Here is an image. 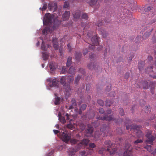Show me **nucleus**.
Here are the masks:
<instances>
[{"instance_id": "nucleus-1", "label": "nucleus", "mask_w": 156, "mask_h": 156, "mask_svg": "<svg viewBox=\"0 0 156 156\" xmlns=\"http://www.w3.org/2000/svg\"><path fill=\"white\" fill-rule=\"evenodd\" d=\"M141 126H138L135 124H133L130 126H126V129L128 130L129 129H131V131L134 130L135 132L136 135L138 137H142L144 136V134L142 131L140 130Z\"/></svg>"}, {"instance_id": "nucleus-2", "label": "nucleus", "mask_w": 156, "mask_h": 156, "mask_svg": "<svg viewBox=\"0 0 156 156\" xmlns=\"http://www.w3.org/2000/svg\"><path fill=\"white\" fill-rule=\"evenodd\" d=\"M73 80V77L67 76H63L60 79V83L63 86H65L66 84L70 85Z\"/></svg>"}, {"instance_id": "nucleus-3", "label": "nucleus", "mask_w": 156, "mask_h": 156, "mask_svg": "<svg viewBox=\"0 0 156 156\" xmlns=\"http://www.w3.org/2000/svg\"><path fill=\"white\" fill-rule=\"evenodd\" d=\"M104 144L105 145H108L106 151L109 152L110 155H112L115 153L117 149L115 147L112 148V147L114 144L112 143L111 144V141L110 140H106Z\"/></svg>"}, {"instance_id": "nucleus-4", "label": "nucleus", "mask_w": 156, "mask_h": 156, "mask_svg": "<svg viewBox=\"0 0 156 156\" xmlns=\"http://www.w3.org/2000/svg\"><path fill=\"white\" fill-rule=\"evenodd\" d=\"M83 145L81 142L77 144L75 147V148H69L67 151L68 156H73L75 154V152L80 150L83 147Z\"/></svg>"}, {"instance_id": "nucleus-5", "label": "nucleus", "mask_w": 156, "mask_h": 156, "mask_svg": "<svg viewBox=\"0 0 156 156\" xmlns=\"http://www.w3.org/2000/svg\"><path fill=\"white\" fill-rule=\"evenodd\" d=\"M47 81L51 83L50 84L51 87H54L58 88L60 85L59 80L57 78H49L47 80Z\"/></svg>"}, {"instance_id": "nucleus-6", "label": "nucleus", "mask_w": 156, "mask_h": 156, "mask_svg": "<svg viewBox=\"0 0 156 156\" xmlns=\"http://www.w3.org/2000/svg\"><path fill=\"white\" fill-rule=\"evenodd\" d=\"M54 16L50 13L46 14L43 20L44 23L48 25L49 23H52L54 21Z\"/></svg>"}, {"instance_id": "nucleus-7", "label": "nucleus", "mask_w": 156, "mask_h": 156, "mask_svg": "<svg viewBox=\"0 0 156 156\" xmlns=\"http://www.w3.org/2000/svg\"><path fill=\"white\" fill-rule=\"evenodd\" d=\"M153 66H150L147 67L145 69V73L149 74V76L152 78L156 79V76L154 75V71Z\"/></svg>"}, {"instance_id": "nucleus-8", "label": "nucleus", "mask_w": 156, "mask_h": 156, "mask_svg": "<svg viewBox=\"0 0 156 156\" xmlns=\"http://www.w3.org/2000/svg\"><path fill=\"white\" fill-rule=\"evenodd\" d=\"M151 131H148L146 135L147 138L145 141L146 144H152L153 141L155 140L154 137L151 135Z\"/></svg>"}, {"instance_id": "nucleus-9", "label": "nucleus", "mask_w": 156, "mask_h": 156, "mask_svg": "<svg viewBox=\"0 0 156 156\" xmlns=\"http://www.w3.org/2000/svg\"><path fill=\"white\" fill-rule=\"evenodd\" d=\"M91 43L93 45H90L89 47V48L90 49H93L94 46L93 45H97L98 44V37L97 36L94 35L90 38Z\"/></svg>"}, {"instance_id": "nucleus-10", "label": "nucleus", "mask_w": 156, "mask_h": 156, "mask_svg": "<svg viewBox=\"0 0 156 156\" xmlns=\"http://www.w3.org/2000/svg\"><path fill=\"white\" fill-rule=\"evenodd\" d=\"M98 120H106L110 121L113 119V115H110L109 116L105 114L104 116L103 117L99 116L97 118Z\"/></svg>"}, {"instance_id": "nucleus-11", "label": "nucleus", "mask_w": 156, "mask_h": 156, "mask_svg": "<svg viewBox=\"0 0 156 156\" xmlns=\"http://www.w3.org/2000/svg\"><path fill=\"white\" fill-rule=\"evenodd\" d=\"M57 5L56 3L51 1L48 4V8L50 11L55 12L57 9Z\"/></svg>"}, {"instance_id": "nucleus-12", "label": "nucleus", "mask_w": 156, "mask_h": 156, "mask_svg": "<svg viewBox=\"0 0 156 156\" xmlns=\"http://www.w3.org/2000/svg\"><path fill=\"white\" fill-rule=\"evenodd\" d=\"M61 138L63 141L67 143L70 139L71 136L63 132L61 134Z\"/></svg>"}, {"instance_id": "nucleus-13", "label": "nucleus", "mask_w": 156, "mask_h": 156, "mask_svg": "<svg viewBox=\"0 0 156 156\" xmlns=\"http://www.w3.org/2000/svg\"><path fill=\"white\" fill-rule=\"evenodd\" d=\"M87 66L88 68L90 70H94L98 69V68L99 67L96 63L92 62L88 64Z\"/></svg>"}, {"instance_id": "nucleus-14", "label": "nucleus", "mask_w": 156, "mask_h": 156, "mask_svg": "<svg viewBox=\"0 0 156 156\" xmlns=\"http://www.w3.org/2000/svg\"><path fill=\"white\" fill-rule=\"evenodd\" d=\"M49 67L51 73H53L57 67V64L54 62H50L49 63Z\"/></svg>"}, {"instance_id": "nucleus-15", "label": "nucleus", "mask_w": 156, "mask_h": 156, "mask_svg": "<svg viewBox=\"0 0 156 156\" xmlns=\"http://www.w3.org/2000/svg\"><path fill=\"white\" fill-rule=\"evenodd\" d=\"M86 135L88 137L90 136L93 132V127L88 125L87 128L85 130Z\"/></svg>"}, {"instance_id": "nucleus-16", "label": "nucleus", "mask_w": 156, "mask_h": 156, "mask_svg": "<svg viewBox=\"0 0 156 156\" xmlns=\"http://www.w3.org/2000/svg\"><path fill=\"white\" fill-rule=\"evenodd\" d=\"M147 83V81H141L139 83V84L138 85V86L139 88H140L141 87V86H142L144 89H147L148 88Z\"/></svg>"}, {"instance_id": "nucleus-17", "label": "nucleus", "mask_w": 156, "mask_h": 156, "mask_svg": "<svg viewBox=\"0 0 156 156\" xmlns=\"http://www.w3.org/2000/svg\"><path fill=\"white\" fill-rule=\"evenodd\" d=\"M65 89V91L66 92V95L68 96L71 92V87L69 85H66L64 86Z\"/></svg>"}, {"instance_id": "nucleus-18", "label": "nucleus", "mask_w": 156, "mask_h": 156, "mask_svg": "<svg viewBox=\"0 0 156 156\" xmlns=\"http://www.w3.org/2000/svg\"><path fill=\"white\" fill-rule=\"evenodd\" d=\"M70 12L69 11H65L62 16V19L63 21H65L69 19L70 16Z\"/></svg>"}, {"instance_id": "nucleus-19", "label": "nucleus", "mask_w": 156, "mask_h": 156, "mask_svg": "<svg viewBox=\"0 0 156 156\" xmlns=\"http://www.w3.org/2000/svg\"><path fill=\"white\" fill-rule=\"evenodd\" d=\"M81 12L80 11L77 10L73 14L74 20L76 21V19H79L80 17Z\"/></svg>"}, {"instance_id": "nucleus-20", "label": "nucleus", "mask_w": 156, "mask_h": 156, "mask_svg": "<svg viewBox=\"0 0 156 156\" xmlns=\"http://www.w3.org/2000/svg\"><path fill=\"white\" fill-rule=\"evenodd\" d=\"M57 38H53L52 40L53 46L55 50H57L58 49V43L57 42Z\"/></svg>"}, {"instance_id": "nucleus-21", "label": "nucleus", "mask_w": 156, "mask_h": 156, "mask_svg": "<svg viewBox=\"0 0 156 156\" xmlns=\"http://www.w3.org/2000/svg\"><path fill=\"white\" fill-rule=\"evenodd\" d=\"M145 148H146L147 149V151L149 152H150L151 153L153 154H154V151H153L154 150L153 148L152 147L151 145H147L146 146H145L144 147Z\"/></svg>"}, {"instance_id": "nucleus-22", "label": "nucleus", "mask_w": 156, "mask_h": 156, "mask_svg": "<svg viewBox=\"0 0 156 156\" xmlns=\"http://www.w3.org/2000/svg\"><path fill=\"white\" fill-rule=\"evenodd\" d=\"M86 107L87 105L86 104H82L80 108L79 111V114L80 115H81L82 113V111H84V110H85L86 108Z\"/></svg>"}, {"instance_id": "nucleus-23", "label": "nucleus", "mask_w": 156, "mask_h": 156, "mask_svg": "<svg viewBox=\"0 0 156 156\" xmlns=\"http://www.w3.org/2000/svg\"><path fill=\"white\" fill-rule=\"evenodd\" d=\"M76 70V69L75 67L73 66L70 67L69 71V74H71L72 76H73V75H74L75 73V71Z\"/></svg>"}, {"instance_id": "nucleus-24", "label": "nucleus", "mask_w": 156, "mask_h": 156, "mask_svg": "<svg viewBox=\"0 0 156 156\" xmlns=\"http://www.w3.org/2000/svg\"><path fill=\"white\" fill-rule=\"evenodd\" d=\"M72 105L69 106V109H71L73 108L76 107V100L74 99H73L71 101Z\"/></svg>"}, {"instance_id": "nucleus-25", "label": "nucleus", "mask_w": 156, "mask_h": 156, "mask_svg": "<svg viewBox=\"0 0 156 156\" xmlns=\"http://www.w3.org/2000/svg\"><path fill=\"white\" fill-rule=\"evenodd\" d=\"M144 65V63L143 62L140 61L139 62L138 68L140 71L143 69Z\"/></svg>"}, {"instance_id": "nucleus-26", "label": "nucleus", "mask_w": 156, "mask_h": 156, "mask_svg": "<svg viewBox=\"0 0 156 156\" xmlns=\"http://www.w3.org/2000/svg\"><path fill=\"white\" fill-rule=\"evenodd\" d=\"M131 149L126 151L123 153V156H130L131 154Z\"/></svg>"}, {"instance_id": "nucleus-27", "label": "nucleus", "mask_w": 156, "mask_h": 156, "mask_svg": "<svg viewBox=\"0 0 156 156\" xmlns=\"http://www.w3.org/2000/svg\"><path fill=\"white\" fill-rule=\"evenodd\" d=\"M59 116V120L62 123L64 124L66 123V120L65 118L64 117H63L61 115H60L59 114H58Z\"/></svg>"}, {"instance_id": "nucleus-28", "label": "nucleus", "mask_w": 156, "mask_h": 156, "mask_svg": "<svg viewBox=\"0 0 156 156\" xmlns=\"http://www.w3.org/2000/svg\"><path fill=\"white\" fill-rule=\"evenodd\" d=\"M98 0H87V2L89 3L90 5H94L96 3Z\"/></svg>"}, {"instance_id": "nucleus-29", "label": "nucleus", "mask_w": 156, "mask_h": 156, "mask_svg": "<svg viewBox=\"0 0 156 156\" xmlns=\"http://www.w3.org/2000/svg\"><path fill=\"white\" fill-rule=\"evenodd\" d=\"M42 58L44 60H45L48 59L49 55L45 52H44L42 53Z\"/></svg>"}, {"instance_id": "nucleus-30", "label": "nucleus", "mask_w": 156, "mask_h": 156, "mask_svg": "<svg viewBox=\"0 0 156 156\" xmlns=\"http://www.w3.org/2000/svg\"><path fill=\"white\" fill-rule=\"evenodd\" d=\"M49 28L48 27H45L43 30L42 32L44 34H47L50 31Z\"/></svg>"}, {"instance_id": "nucleus-31", "label": "nucleus", "mask_w": 156, "mask_h": 156, "mask_svg": "<svg viewBox=\"0 0 156 156\" xmlns=\"http://www.w3.org/2000/svg\"><path fill=\"white\" fill-rule=\"evenodd\" d=\"M89 142V140L87 139H84L81 142L83 146L87 145Z\"/></svg>"}, {"instance_id": "nucleus-32", "label": "nucleus", "mask_w": 156, "mask_h": 156, "mask_svg": "<svg viewBox=\"0 0 156 156\" xmlns=\"http://www.w3.org/2000/svg\"><path fill=\"white\" fill-rule=\"evenodd\" d=\"M75 58L76 60H79L81 56V54L80 52H76L75 54Z\"/></svg>"}, {"instance_id": "nucleus-33", "label": "nucleus", "mask_w": 156, "mask_h": 156, "mask_svg": "<svg viewBox=\"0 0 156 156\" xmlns=\"http://www.w3.org/2000/svg\"><path fill=\"white\" fill-rule=\"evenodd\" d=\"M72 58L71 57H69L67 60L66 63V66L68 67H69L71 64V60Z\"/></svg>"}, {"instance_id": "nucleus-34", "label": "nucleus", "mask_w": 156, "mask_h": 156, "mask_svg": "<svg viewBox=\"0 0 156 156\" xmlns=\"http://www.w3.org/2000/svg\"><path fill=\"white\" fill-rule=\"evenodd\" d=\"M125 149L126 150H129V149L132 150V147L130 144L129 143H126L125 146Z\"/></svg>"}, {"instance_id": "nucleus-35", "label": "nucleus", "mask_w": 156, "mask_h": 156, "mask_svg": "<svg viewBox=\"0 0 156 156\" xmlns=\"http://www.w3.org/2000/svg\"><path fill=\"white\" fill-rule=\"evenodd\" d=\"M134 54L133 53H130L128 55L127 58L128 60L131 61L134 57Z\"/></svg>"}, {"instance_id": "nucleus-36", "label": "nucleus", "mask_w": 156, "mask_h": 156, "mask_svg": "<svg viewBox=\"0 0 156 156\" xmlns=\"http://www.w3.org/2000/svg\"><path fill=\"white\" fill-rule=\"evenodd\" d=\"M112 104V101L109 100H107L106 101V106L110 107Z\"/></svg>"}, {"instance_id": "nucleus-37", "label": "nucleus", "mask_w": 156, "mask_h": 156, "mask_svg": "<svg viewBox=\"0 0 156 156\" xmlns=\"http://www.w3.org/2000/svg\"><path fill=\"white\" fill-rule=\"evenodd\" d=\"M81 78V76H80L78 75L77 77L75 78V80L74 83L76 85H78V83L79 80H80Z\"/></svg>"}, {"instance_id": "nucleus-38", "label": "nucleus", "mask_w": 156, "mask_h": 156, "mask_svg": "<svg viewBox=\"0 0 156 156\" xmlns=\"http://www.w3.org/2000/svg\"><path fill=\"white\" fill-rule=\"evenodd\" d=\"M144 111L146 113H148L150 112L151 111V108L150 106H145V108H144Z\"/></svg>"}, {"instance_id": "nucleus-39", "label": "nucleus", "mask_w": 156, "mask_h": 156, "mask_svg": "<svg viewBox=\"0 0 156 156\" xmlns=\"http://www.w3.org/2000/svg\"><path fill=\"white\" fill-rule=\"evenodd\" d=\"M78 126H79L80 129L82 130H84L85 128V126L84 125L83 123H81L80 124H77Z\"/></svg>"}, {"instance_id": "nucleus-40", "label": "nucleus", "mask_w": 156, "mask_h": 156, "mask_svg": "<svg viewBox=\"0 0 156 156\" xmlns=\"http://www.w3.org/2000/svg\"><path fill=\"white\" fill-rule=\"evenodd\" d=\"M81 18L83 19L87 20L88 18L87 14L86 13L82 14L81 16Z\"/></svg>"}, {"instance_id": "nucleus-41", "label": "nucleus", "mask_w": 156, "mask_h": 156, "mask_svg": "<svg viewBox=\"0 0 156 156\" xmlns=\"http://www.w3.org/2000/svg\"><path fill=\"white\" fill-rule=\"evenodd\" d=\"M60 98L59 97H56L55 104V105H58L60 103Z\"/></svg>"}, {"instance_id": "nucleus-42", "label": "nucleus", "mask_w": 156, "mask_h": 156, "mask_svg": "<svg viewBox=\"0 0 156 156\" xmlns=\"http://www.w3.org/2000/svg\"><path fill=\"white\" fill-rule=\"evenodd\" d=\"M142 142L143 140H142L138 139L134 141V144L135 145H137L138 144L141 143Z\"/></svg>"}, {"instance_id": "nucleus-43", "label": "nucleus", "mask_w": 156, "mask_h": 156, "mask_svg": "<svg viewBox=\"0 0 156 156\" xmlns=\"http://www.w3.org/2000/svg\"><path fill=\"white\" fill-rule=\"evenodd\" d=\"M70 140V143L72 144H76L79 141V140H76L75 139H71Z\"/></svg>"}, {"instance_id": "nucleus-44", "label": "nucleus", "mask_w": 156, "mask_h": 156, "mask_svg": "<svg viewBox=\"0 0 156 156\" xmlns=\"http://www.w3.org/2000/svg\"><path fill=\"white\" fill-rule=\"evenodd\" d=\"M94 32L91 31L88 32L87 33V36L89 38H91V37L93 35Z\"/></svg>"}, {"instance_id": "nucleus-45", "label": "nucleus", "mask_w": 156, "mask_h": 156, "mask_svg": "<svg viewBox=\"0 0 156 156\" xmlns=\"http://www.w3.org/2000/svg\"><path fill=\"white\" fill-rule=\"evenodd\" d=\"M97 102L101 106H103L104 105V103L103 101L101 100H98Z\"/></svg>"}, {"instance_id": "nucleus-46", "label": "nucleus", "mask_w": 156, "mask_h": 156, "mask_svg": "<svg viewBox=\"0 0 156 156\" xmlns=\"http://www.w3.org/2000/svg\"><path fill=\"white\" fill-rule=\"evenodd\" d=\"M119 114L120 115L122 116L124 115V112L123 109L122 108H119Z\"/></svg>"}, {"instance_id": "nucleus-47", "label": "nucleus", "mask_w": 156, "mask_h": 156, "mask_svg": "<svg viewBox=\"0 0 156 156\" xmlns=\"http://www.w3.org/2000/svg\"><path fill=\"white\" fill-rule=\"evenodd\" d=\"M66 115V116L67 117L66 120H69L70 123H71V124H72V122H71L72 121V120L71 119H70V118L71 116L70 115H68V114H67V113Z\"/></svg>"}, {"instance_id": "nucleus-48", "label": "nucleus", "mask_w": 156, "mask_h": 156, "mask_svg": "<svg viewBox=\"0 0 156 156\" xmlns=\"http://www.w3.org/2000/svg\"><path fill=\"white\" fill-rule=\"evenodd\" d=\"M47 7V4L46 3H44V4L43 7L42 8H40V9H41L42 11H44L45 10Z\"/></svg>"}, {"instance_id": "nucleus-49", "label": "nucleus", "mask_w": 156, "mask_h": 156, "mask_svg": "<svg viewBox=\"0 0 156 156\" xmlns=\"http://www.w3.org/2000/svg\"><path fill=\"white\" fill-rule=\"evenodd\" d=\"M94 136L95 138L98 139L100 136L99 132L96 131L95 133Z\"/></svg>"}, {"instance_id": "nucleus-50", "label": "nucleus", "mask_w": 156, "mask_h": 156, "mask_svg": "<svg viewBox=\"0 0 156 156\" xmlns=\"http://www.w3.org/2000/svg\"><path fill=\"white\" fill-rule=\"evenodd\" d=\"M62 73L66 74L67 73V71L65 67H62L61 72Z\"/></svg>"}, {"instance_id": "nucleus-51", "label": "nucleus", "mask_w": 156, "mask_h": 156, "mask_svg": "<svg viewBox=\"0 0 156 156\" xmlns=\"http://www.w3.org/2000/svg\"><path fill=\"white\" fill-rule=\"evenodd\" d=\"M103 23L101 21H99L98 22L96 23V25L98 27H101Z\"/></svg>"}, {"instance_id": "nucleus-52", "label": "nucleus", "mask_w": 156, "mask_h": 156, "mask_svg": "<svg viewBox=\"0 0 156 156\" xmlns=\"http://www.w3.org/2000/svg\"><path fill=\"white\" fill-rule=\"evenodd\" d=\"M69 5L68 2H65L64 3L63 7L64 8H67L69 7Z\"/></svg>"}, {"instance_id": "nucleus-53", "label": "nucleus", "mask_w": 156, "mask_h": 156, "mask_svg": "<svg viewBox=\"0 0 156 156\" xmlns=\"http://www.w3.org/2000/svg\"><path fill=\"white\" fill-rule=\"evenodd\" d=\"M41 48L43 50L45 51L46 50V47L43 43L41 46Z\"/></svg>"}, {"instance_id": "nucleus-54", "label": "nucleus", "mask_w": 156, "mask_h": 156, "mask_svg": "<svg viewBox=\"0 0 156 156\" xmlns=\"http://www.w3.org/2000/svg\"><path fill=\"white\" fill-rule=\"evenodd\" d=\"M105 150V149L104 148H102L100 150L98 151L99 154H102L103 153V151Z\"/></svg>"}, {"instance_id": "nucleus-55", "label": "nucleus", "mask_w": 156, "mask_h": 156, "mask_svg": "<svg viewBox=\"0 0 156 156\" xmlns=\"http://www.w3.org/2000/svg\"><path fill=\"white\" fill-rule=\"evenodd\" d=\"M85 154L86 152L84 151H81L80 153V154L81 156H85Z\"/></svg>"}, {"instance_id": "nucleus-56", "label": "nucleus", "mask_w": 156, "mask_h": 156, "mask_svg": "<svg viewBox=\"0 0 156 156\" xmlns=\"http://www.w3.org/2000/svg\"><path fill=\"white\" fill-rule=\"evenodd\" d=\"M129 76V72H127L126 73L125 75V78L127 79L128 78Z\"/></svg>"}, {"instance_id": "nucleus-57", "label": "nucleus", "mask_w": 156, "mask_h": 156, "mask_svg": "<svg viewBox=\"0 0 156 156\" xmlns=\"http://www.w3.org/2000/svg\"><path fill=\"white\" fill-rule=\"evenodd\" d=\"M151 7L150 6H148L147 8H145L144 9V10L146 11H148L151 9Z\"/></svg>"}, {"instance_id": "nucleus-58", "label": "nucleus", "mask_w": 156, "mask_h": 156, "mask_svg": "<svg viewBox=\"0 0 156 156\" xmlns=\"http://www.w3.org/2000/svg\"><path fill=\"white\" fill-rule=\"evenodd\" d=\"M112 111L111 109H108L106 111L105 114H110L111 113Z\"/></svg>"}, {"instance_id": "nucleus-59", "label": "nucleus", "mask_w": 156, "mask_h": 156, "mask_svg": "<svg viewBox=\"0 0 156 156\" xmlns=\"http://www.w3.org/2000/svg\"><path fill=\"white\" fill-rule=\"evenodd\" d=\"M89 146L91 148H94L95 147V145L94 143H90Z\"/></svg>"}, {"instance_id": "nucleus-60", "label": "nucleus", "mask_w": 156, "mask_h": 156, "mask_svg": "<svg viewBox=\"0 0 156 156\" xmlns=\"http://www.w3.org/2000/svg\"><path fill=\"white\" fill-rule=\"evenodd\" d=\"M99 112L101 114H103L104 113L105 111L103 108H101L99 109Z\"/></svg>"}, {"instance_id": "nucleus-61", "label": "nucleus", "mask_w": 156, "mask_h": 156, "mask_svg": "<svg viewBox=\"0 0 156 156\" xmlns=\"http://www.w3.org/2000/svg\"><path fill=\"white\" fill-rule=\"evenodd\" d=\"M94 54H91V55H90L89 58L90 61H92L93 60V59L94 58Z\"/></svg>"}, {"instance_id": "nucleus-62", "label": "nucleus", "mask_w": 156, "mask_h": 156, "mask_svg": "<svg viewBox=\"0 0 156 156\" xmlns=\"http://www.w3.org/2000/svg\"><path fill=\"white\" fill-rule=\"evenodd\" d=\"M147 59L148 61L151 62L152 61L153 57L151 56H149L148 57Z\"/></svg>"}, {"instance_id": "nucleus-63", "label": "nucleus", "mask_w": 156, "mask_h": 156, "mask_svg": "<svg viewBox=\"0 0 156 156\" xmlns=\"http://www.w3.org/2000/svg\"><path fill=\"white\" fill-rule=\"evenodd\" d=\"M54 151H51L50 153L47 154V156H52L53 154Z\"/></svg>"}, {"instance_id": "nucleus-64", "label": "nucleus", "mask_w": 156, "mask_h": 156, "mask_svg": "<svg viewBox=\"0 0 156 156\" xmlns=\"http://www.w3.org/2000/svg\"><path fill=\"white\" fill-rule=\"evenodd\" d=\"M67 127L68 128L70 129H72V128L73 127V125L71 124H69L67 125Z\"/></svg>"}]
</instances>
